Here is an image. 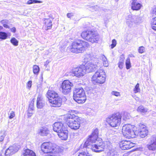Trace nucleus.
Segmentation results:
<instances>
[{
    "label": "nucleus",
    "instance_id": "obj_1",
    "mask_svg": "<svg viewBox=\"0 0 156 156\" xmlns=\"http://www.w3.org/2000/svg\"><path fill=\"white\" fill-rule=\"evenodd\" d=\"M98 134V129L94 130L84 143L83 148L91 149L93 151L97 153L103 151L105 148L109 145L110 142L107 140L102 142L101 140H97Z\"/></svg>",
    "mask_w": 156,
    "mask_h": 156
},
{
    "label": "nucleus",
    "instance_id": "obj_2",
    "mask_svg": "<svg viewBox=\"0 0 156 156\" xmlns=\"http://www.w3.org/2000/svg\"><path fill=\"white\" fill-rule=\"evenodd\" d=\"M89 46L87 42L81 40H77L73 42L69 48L71 52L79 53L83 52L85 48L88 47Z\"/></svg>",
    "mask_w": 156,
    "mask_h": 156
},
{
    "label": "nucleus",
    "instance_id": "obj_3",
    "mask_svg": "<svg viewBox=\"0 0 156 156\" xmlns=\"http://www.w3.org/2000/svg\"><path fill=\"white\" fill-rule=\"evenodd\" d=\"M66 122L68 126L74 130L79 129L81 124V120L77 118L73 114H68L66 116Z\"/></svg>",
    "mask_w": 156,
    "mask_h": 156
},
{
    "label": "nucleus",
    "instance_id": "obj_4",
    "mask_svg": "<svg viewBox=\"0 0 156 156\" xmlns=\"http://www.w3.org/2000/svg\"><path fill=\"white\" fill-rule=\"evenodd\" d=\"M134 126L129 124H126L123 126L122 132L125 137L128 139L134 138L138 135V132L133 129Z\"/></svg>",
    "mask_w": 156,
    "mask_h": 156
},
{
    "label": "nucleus",
    "instance_id": "obj_5",
    "mask_svg": "<svg viewBox=\"0 0 156 156\" xmlns=\"http://www.w3.org/2000/svg\"><path fill=\"white\" fill-rule=\"evenodd\" d=\"M121 118V114L119 113H116L109 115L106 119V121L110 126L114 127L120 125Z\"/></svg>",
    "mask_w": 156,
    "mask_h": 156
},
{
    "label": "nucleus",
    "instance_id": "obj_6",
    "mask_svg": "<svg viewBox=\"0 0 156 156\" xmlns=\"http://www.w3.org/2000/svg\"><path fill=\"white\" fill-rule=\"evenodd\" d=\"M81 37L92 43L97 42L99 39V35L94 31H83L81 34Z\"/></svg>",
    "mask_w": 156,
    "mask_h": 156
},
{
    "label": "nucleus",
    "instance_id": "obj_7",
    "mask_svg": "<svg viewBox=\"0 0 156 156\" xmlns=\"http://www.w3.org/2000/svg\"><path fill=\"white\" fill-rule=\"evenodd\" d=\"M106 75L102 69L97 70L93 75L91 80L93 83H103L105 81Z\"/></svg>",
    "mask_w": 156,
    "mask_h": 156
},
{
    "label": "nucleus",
    "instance_id": "obj_8",
    "mask_svg": "<svg viewBox=\"0 0 156 156\" xmlns=\"http://www.w3.org/2000/svg\"><path fill=\"white\" fill-rule=\"evenodd\" d=\"M58 147L50 142L43 143L41 146V150L44 153L58 152Z\"/></svg>",
    "mask_w": 156,
    "mask_h": 156
},
{
    "label": "nucleus",
    "instance_id": "obj_9",
    "mask_svg": "<svg viewBox=\"0 0 156 156\" xmlns=\"http://www.w3.org/2000/svg\"><path fill=\"white\" fill-rule=\"evenodd\" d=\"M73 83L68 80H65L62 83L61 87V91L65 95L68 94L71 91Z\"/></svg>",
    "mask_w": 156,
    "mask_h": 156
},
{
    "label": "nucleus",
    "instance_id": "obj_10",
    "mask_svg": "<svg viewBox=\"0 0 156 156\" xmlns=\"http://www.w3.org/2000/svg\"><path fill=\"white\" fill-rule=\"evenodd\" d=\"M85 66L84 65H81L80 66L74 68L72 73L75 76L80 77L83 76L86 73V70Z\"/></svg>",
    "mask_w": 156,
    "mask_h": 156
},
{
    "label": "nucleus",
    "instance_id": "obj_11",
    "mask_svg": "<svg viewBox=\"0 0 156 156\" xmlns=\"http://www.w3.org/2000/svg\"><path fill=\"white\" fill-rule=\"evenodd\" d=\"M100 63H98L97 64H94L91 62H88L85 65H84L85 67V70L86 72L89 73L92 72L94 71L97 69V67H99L100 66Z\"/></svg>",
    "mask_w": 156,
    "mask_h": 156
},
{
    "label": "nucleus",
    "instance_id": "obj_12",
    "mask_svg": "<svg viewBox=\"0 0 156 156\" xmlns=\"http://www.w3.org/2000/svg\"><path fill=\"white\" fill-rule=\"evenodd\" d=\"M147 148L150 151H156V136H153L150 139Z\"/></svg>",
    "mask_w": 156,
    "mask_h": 156
},
{
    "label": "nucleus",
    "instance_id": "obj_13",
    "mask_svg": "<svg viewBox=\"0 0 156 156\" xmlns=\"http://www.w3.org/2000/svg\"><path fill=\"white\" fill-rule=\"evenodd\" d=\"M19 147L16 144L10 146L5 151V155L10 156L19 150Z\"/></svg>",
    "mask_w": 156,
    "mask_h": 156
},
{
    "label": "nucleus",
    "instance_id": "obj_14",
    "mask_svg": "<svg viewBox=\"0 0 156 156\" xmlns=\"http://www.w3.org/2000/svg\"><path fill=\"white\" fill-rule=\"evenodd\" d=\"M135 144L129 141H123L120 144V148L123 150H128L135 146Z\"/></svg>",
    "mask_w": 156,
    "mask_h": 156
},
{
    "label": "nucleus",
    "instance_id": "obj_15",
    "mask_svg": "<svg viewBox=\"0 0 156 156\" xmlns=\"http://www.w3.org/2000/svg\"><path fill=\"white\" fill-rule=\"evenodd\" d=\"M66 128V127L64 126V124L62 122H56L54 123L53 125V130L57 133H59L60 131H62Z\"/></svg>",
    "mask_w": 156,
    "mask_h": 156
},
{
    "label": "nucleus",
    "instance_id": "obj_16",
    "mask_svg": "<svg viewBox=\"0 0 156 156\" xmlns=\"http://www.w3.org/2000/svg\"><path fill=\"white\" fill-rule=\"evenodd\" d=\"M85 95L84 91L82 88H76L73 91V98H78L80 96H85Z\"/></svg>",
    "mask_w": 156,
    "mask_h": 156
},
{
    "label": "nucleus",
    "instance_id": "obj_17",
    "mask_svg": "<svg viewBox=\"0 0 156 156\" xmlns=\"http://www.w3.org/2000/svg\"><path fill=\"white\" fill-rule=\"evenodd\" d=\"M56 98L49 102L52 104V106L59 107L62 105V99L59 96Z\"/></svg>",
    "mask_w": 156,
    "mask_h": 156
},
{
    "label": "nucleus",
    "instance_id": "obj_18",
    "mask_svg": "<svg viewBox=\"0 0 156 156\" xmlns=\"http://www.w3.org/2000/svg\"><path fill=\"white\" fill-rule=\"evenodd\" d=\"M45 105V101L42 96L39 94L38 96L37 101V108L41 109Z\"/></svg>",
    "mask_w": 156,
    "mask_h": 156
},
{
    "label": "nucleus",
    "instance_id": "obj_19",
    "mask_svg": "<svg viewBox=\"0 0 156 156\" xmlns=\"http://www.w3.org/2000/svg\"><path fill=\"white\" fill-rule=\"evenodd\" d=\"M128 17L130 19H127L126 23L127 25L130 27H131L134 23H138V21L137 20H134V19H136L138 18V16H132L131 15L129 16Z\"/></svg>",
    "mask_w": 156,
    "mask_h": 156
},
{
    "label": "nucleus",
    "instance_id": "obj_20",
    "mask_svg": "<svg viewBox=\"0 0 156 156\" xmlns=\"http://www.w3.org/2000/svg\"><path fill=\"white\" fill-rule=\"evenodd\" d=\"M137 131L138 132V135L142 138L145 137L148 133V130L144 125H142L139 130Z\"/></svg>",
    "mask_w": 156,
    "mask_h": 156
},
{
    "label": "nucleus",
    "instance_id": "obj_21",
    "mask_svg": "<svg viewBox=\"0 0 156 156\" xmlns=\"http://www.w3.org/2000/svg\"><path fill=\"white\" fill-rule=\"evenodd\" d=\"M68 131L66 128L62 131L58 133V135L61 139L63 140H67L68 136Z\"/></svg>",
    "mask_w": 156,
    "mask_h": 156
},
{
    "label": "nucleus",
    "instance_id": "obj_22",
    "mask_svg": "<svg viewBox=\"0 0 156 156\" xmlns=\"http://www.w3.org/2000/svg\"><path fill=\"white\" fill-rule=\"evenodd\" d=\"M47 95L48 97L49 101L51 100H53L54 98L59 96L57 93L54 91L48 90L47 93Z\"/></svg>",
    "mask_w": 156,
    "mask_h": 156
},
{
    "label": "nucleus",
    "instance_id": "obj_23",
    "mask_svg": "<svg viewBox=\"0 0 156 156\" xmlns=\"http://www.w3.org/2000/svg\"><path fill=\"white\" fill-rule=\"evenodd\" d=\"M142 5L137 2V0H132L131 9L133 10H139Z\"/></svg>",
    "mask_w": 156,
    "mask_h": 156
},
{
    "label": "nucleus",
    "instance_id": "obj_24",
    "mask_svg": "<svg viewBox=\"0 0 156 156\" xmlns=\"http://www.w3.org/2000/svg\"><path fill=\"white\" fill-rule=\"evenodd\" d=\"M49 133V131L48 129L46 127L41 128L39 130V134L43 136H47Z\"/></svg>",
    "mask_w": 156,
    "mask_h": 156
},
{
    "label": "nucleus",
    "instance_id": "obj_25",
    "mask_svg": "<svg viewBox=\"0 0 156 156\" xmlns=\"http://www.w3.org/2000/svg\"><path fill=\"white\" fill-rule=\"evenodd\" d=\"M44 23L45 24V29L48 30L51 28L52 26V21L50 19H45L44 21Z\"/></svg>",
    "mask_w": 156,
    "mask_h": 156
},
{
    "label": "nucleus",
    "instance_id": "obj_26",
    "mask_svg": "<svg viewBox=\"0 0 156 156\" xmlns=\"http://www.w3.org/2000/svg\"><path fill=\"white\" fill-rule=\"evenodd\" d=\"M24 156H36L35 153L32 151L30 149L25 150L23 152Z\"/></svg>",
    "mask_w": 156,
    "mask_h": 156
},
{
    "label": "nucleus",
    "instance_id": "obj_27",
    "mask_svg": "<svg viewBox=\"0 0 156 156\" xmlns=\"http://www.w3.org/2000/svg\"><path fill=\"white\" fill-rule=\"evenodd\" d=\"M74 99L77 103L79 104L83 103H84L86 100V96H80V97H78V98H73Z\"/></svg>",
    "mask_w": 156,
    "mask_h": 156
},
{
    "label": "nucleus",
    "instance_id": "obj_28",
    "mask_svg": "<svg viewBox=\"0 0 156 156\" xmlns=\"http://www.w3.org/2000/svg\"><path fill=\"white\" fill-rule=\"evenodd\" d=\"M137 111L140 112L145 113L148 112L149 109L142 105H140L137 109Z\"/></svg>",
    "mask_w": 156,
    "mask_h": 156
},
{
    "label": "nucleus",
    "instance_id": "obj_29",
    "mask_svg": "<svg viewBox=\"0 0 156 156\" xmlns=\"http://www.w3.org/2000/svg\"><path fill=\"white\" fill-rule=\"evenodd\" d=\"M7 134V131L4 130H2L0 133V141H3L5 136Z\"/></svg>",
    "mask_w": 156,
    "mask_h": 156
},
{
    "label": "nucleus",
    "instance_id": "obj_30",
    "mask_svg": "<svg viewBox=\"0 0 156 156\" xmlns=\"http://www.w3.org/2000/svg\"><path fill=\"white\" fill-rule=\"evenodd\" d=\"M76 156H91L89 152L87 151H82L77 153Z\"/></svg>",
    "mask_w": 156,
    "mask_h": 156
},
{
    "label": "nucleus",
    "instance_id": "obj_31",
    "mask_svg": "<svg viewBox=\"0 0 156 156\" xmlns=\"http://www.w3.org/2000/svg\"><path fill=\"white\" fill-rule=\"evenodd\" d=\"M131 117L129 114L126 112H124L122 116V119L126 121L131 118Z\"/></svg>",
    "mask_w": 156,
    "mask_h": 156
},
{
    "label": "nucleus",
    "instance_id": "obj_32",
    "mask_svg": "<svg viewBox=\"0 0 156 156\" xmlns=\"http://www.w3.org/2000/svg\"><path fill=\"white\" fill-rule=\"evenodd\" d=\"M101 58L104 66L106 67L108 66V63L106 58L104 55H102L101 56Z\"/></svg>",
    "mask_w": 156,
    "mask_h": 156
},
{
    "label": "nucleus",
    "instance_id": "obj_33",
    "mask_svg": "<svg viewBox=\"0 0 156 156\" xmlns=\"http://www.w3.org/2000/svg\"><path fill=\"white\" fill-rule=\"evenodd\" d=\"M151 24V27L152 29L156 30V16L152 19Z\"/></svg>",
    "mask_w": 156,
    "mask_h": 156
},
{
    "label": "nucleus",
    "instance_id": "obj_34",
    "mask_svg": "<svg viewBox=\"0 0 156 156\" xmlns=\"http://www.w3.org/2000/svg\"><path fill=\"white\" fill-rule=\"evenodd\" d=\"M40 68L37 65H34L33 67V72L34 74L37 75L39 72Z\"/></svg>",
    "mask_w": 156,
    "mask_h": 156
},
{
    "label": "nucleus",
    "instance_id": "obj_35",
    "mask_svg": "<svg viewBox=\"0 0 156 156\" xmlns=\"http://www.w3.org/2000/svg\"><path fill=\"white\" fill-rule=\"evenodd\" d=\"M8 37L7 34L5 32H0V39L2 40H5Z\"/></svg>",
    "mask_w": 156,
    "mask_h": 156
},
{
    "label": "nucleus",
    "instance_id": "obj_36",
    "mask_svg": "<svg viewBox=\"0 0 156 156\" xmlns=\"http://www.w3.org/2000/svg\"><path fill=\"white\" fill-rule=\"evenodd\" d=\"M126 68L127 69H129L131 67V64L130 62V59L128 57L127 58L126 61Z\"/></svg>",
    "mask_w": 156,
    "mask_h": 156
},
{
    "label": "nucleus",
    "instance_id": "obj_37",
    "mask_svg": "<svg viewBox=\"0 0 156 156\" xmlns=\"http://www.w3.org/2000/svg\"><path fill=\"white\" fill-rule=\"evenodd\" d=\"M42 2L41 1L37 0H29L27 2V4H31L34 3H41Z\"/></svg>",
    "mask_w": 156,
    "mask_h": 156
},
{
    "label": "nucleus",
    "instance_id": "obj_38",
    "mask_svg": "<svg viewBox=\"0 0 156 156\" xmlns=\"http://www.w3.org/2000/svg\"><path fill=\"white\" fill-rule=\"evenodd\" d=\"M10 41L14 46H16L18 45V41L14 37L12 38Z\"/></svg>",
    "mask_w": 156,
    "mask_h": 156
},
{
    "label": "nucleus",
    "instance_id": "obj_39",
    "mask_svg": "<svg viewBox=\"0 0 156 156\" xmlns=\"http://www.w3.org/2000/svg\"><path fill=\"white\" fill-rule=\"evenodd\" d=\"M133 91L135 93H137L140 91V89L139 88V84L138 83H137L135 86V88H134Z\"/></svg>",
    "mask_w": 156,
    "mask_h": 156
},
{
    "label": "nucleus",
    "instance_id": "obj_40",
    "mask_svg": "<svg viewBox=\"0 0 156 156\" xmlns=\"http://www.w3.org/2000/svg\"><path fill=\"white\" fill-rule=\"evenodd\" d=\"M138 51L140 53H142L145 51V48L143 46H141L139 47L138 49Z\"/></svg>",
    "mask_w": 156,
    "mask_h": 156
},
{
    "label": "nucleus",
    "instance_id": "obj_41",
    "mask_svg": "<svg viewBox=\"0 0 156 156\" xmlns=\"http://www.w3.org/2000/svg\"><path fill=\"white\" fill-rule=\"evenodd\" d=\"M117 44V42L116 40L115 39H113L112 41V44H111V48H113L116 46Z\"/></svg>",
    "mask_w": 156,
    "mask_h": 156
},
{
    "label": "nucleus",
    "instance_id": "obj_42",
    "mask_svg": "<svg viewBox=\"0 0 156 156\" xmlns=\"http://www.w3.org/2000/svg\"><path fill=\"white\" fill-rule=\"evenodd\" d=\"M34 101H32L31 102L30 104L29 107L28 108V109L29 110H34Z\"/></svg>",
    "mask_w": 156,
    "mask_h": 156
},
{
    "label": "nucleus",
    "instance_id": "obj_43",
    "mask_svg": "<svg viewBox=\"0 0 156 156\" xmlns=\"http://www.w3.org/2000/svg\"><path fill=\"white\" fill-rule=\"evenodd\" d=\"M111 94L112 95H115L117 97L120 96V94L119 92L117 91H113L111 92Z\"/></svg>",
    "mask_w": 156,
    "mask_h": 156
},
{
    "label": "nucleus",
    "instance_id": "obj_44",
    "mask_svg": "<svg viewBox=\"0 0 156 156\" xmlns=\"http://www.w3.org/2000/svg\"><path fill=\"white\" fill-rule=\"evenodd\" d=\"M33 111L32 110L28 109L27 114L28 117H30L32 116Z\"/></svg>",
    "mask_w": 156,
    "mask_h": 156
},
{
    "label": "nucleus",
    "instance_id": "obj_45",
    "mask_svg": "<svg viewBox=\"0 0 156 156\" xmlns=\"http://www.w3.org/2000/svg\"><path fill=\"white\" fill-rule=\"evenodd\" d=\"M123 62L122 60L120 61L118 63L119 67L120 69H122L123 68Z\"/></svg>",
    "mask_w": 156,
    "mask_h": 156
},
{
    "label": "nucleus",
    "instance_id": "obj_46",
    "mask_svg": "<svg viewBox=\"0 0 156 156\" xmlns=\"http://www.w3.org/2000/svg\"><path fill=\"white\" fill-rule=\"evenodd\" d=\"M115 152H113L111 151L110 152L108 153V156H116V154H115Z\"/></svg>",
    "mask_w": 156,
    "mask_h": 156
},
{
    "label": "nucleus",
    "instance_id": "obj_47",
    "mask_svg": "<svg viewBox=\"0 0 156 156\" xmlns=\"http://www.w3.org/2000/svg\"><path fill=\"white\" fill-rule=\"evenodd\" d=\"M74 16V13L73 12L68 13L67 14V16L68 18L71 19Z\"/></svg>",
    "mask_w": 156,
    "mask_h": 156
},
{
    "label": "nucleus",
    "instance_id": "obj_48",
    "mask_svg": "<svg viewBox=\"0 0 156 156\" xmlns=\"http://www.w3.org/2000/svg\"><path fill=\"white\" fill-rule=\"evenodd\" d=\"M32 83V81H29L27 83V88L28 89H30L31 87Z\"/></svg>",
    "mask_w": 156,
    "mask_h": 156
},
{
    "label": "nucleus",
    "instance_id": "obj_49",
    "mask_svg": "<svg viewBox=\"0 0 156 156\" xmlns=\"http://www.w3.org/2000/svg\"><path fill=\"white\" fill-rule=\"evenodd\" d=\"M15 116V113L14 112L12 111L10 113V115L9 117V118L10 119L13 118Z\"/></svg>",
    "mask_w": 156,
    "mask_h": 156
},
{
    "label": "nucleus",
    "instance_id": "obj_50",
    "mask_svg": "<svg viewBox=\"0 0 156 156\" xmlns=\"http://www.w3.org/2000/svg\"><path fill=\"white\" fill-rule=\"evenodd\" d=\"M8 23V20H3L1 21V23L3 24H4Z\"/></svg>",
    "mask_w": 156,
    "mask_h": 156
},
{
    "label": "nucleus",
    "instance_id": "obj_51",
    "mask_svg": "<svg viewBox=\"0 0 156 156\" xmlns=\"http://www.w3.org/2000/svg\"><path fill=\"white\" fill-rule=\"evenodd\" d=\"M11 32L13 33H15L16 31V28L15 27H13L11 29Z\"/></svg>",
    "mask_w": 156,
    "mask_h": 156
},
{
    "label": "nucleus",
    "instance_id": "obj_52",
    "mask_svg": "<svg viewBox=\"0 0 156 156\" xmlns=\"http://www.w3.org/2000/svg\"><path fill=\"white\" fill-rule=\"evenodd\" d=\"M3 27L6 28H9V26H8V25L5 24H4L3 25Z\"/></svg>",
    "mask_w": 156,
    "mask_h": 156
},
{
    "label": "nucleus",
    "instance_id": "obj_53",
    "mask_svg": "<svg viewBox=\"0 0 156 156\" xmlns=\"http://www.w3.org/2000/svg\"><path fill=\"white\" fill-rule=\"evenodd\" d=\"M153 14L156 15V7L153 10Z\"/></svg>",
    "mask_w": 156,
    "mask_h": 156
},
{
    "label": "nucleus",
    "instance_id": "obj_54",
    "mask_svg": "<svg viewBox=\"0 0 156 156\" xmlns=\"http://www.w3.org/2000/svg\"><path fill=\"white\" fill-rule=\"evenodd\" d=\"M140 18V17L138 16V18L136 19H134V20H137V21H138V23L139 22Z\"/></svg>",
    "mask_w": 156,
    "mask_h": 156
},
{
    "label": "nucleus",
    "instance_id": "obj_55",
    "mask_svg": "<svg viewBox=\"0 0 156 156\" xmlns=\"http://www.w3.org/2000/svg\"><path fill=\"white\" fill-rule=\"evenodd\" d=\"M3 28V27L2 26H0V30H2Z\"/></svg>",
    "mask_w": 156,
    "mask_h": 156
},
{
    "label": "nucleus",
    "instance_id": "obj_56",
    "mask_svg": "<svg viewBox=\"0 0 156 156\" xmlns=\"http://www.w3.org/2000/svg\"><path fill=\"white\" fill-rule=\"evenodd\" d=\"M132 54L129 55V56H130V57H131V56H132Z\"/></svg>",
    "mask_w": 156,
    "mask_h": 156
},
{
    "label": "nucleus",
    "instance_id": "obj_57",
    "mask_svg": "<svg viewBox=\"0 0 156 156\" xmlns=\"http://www.w3.org/2000/svg\"><path fill=\"white\" fill-rule=\"evenodd\" d=\"M0 156H2V154L0 153Z\"/></svg>",
    "mask_w": 156,
    "mask_h": 156
},
{
    "label": "nucleus",
    "instance_id": "obj_58",
    "mask_svg": "<svg viewBox=\"0 0 156 156\" xmlns=\"http://www.w3.org/2000/svg\"><path fill=\"white\" fill-rule=\"evenodd\" d=\"M115 1L117 2L118 1H119V0H115Z\"/></svg>",
    "mask_w": 156,
    "mask_h": 156
}]
</instances>
